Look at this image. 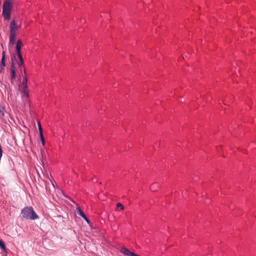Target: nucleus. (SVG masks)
<instances>
[{
	"instance_id": "obj_1",
	"label": "nucleus",
	"mask_w": 256,
	"mask_h": 256,
	"mask_svg": "<svg viewBox=\"0 0 256 256\" xmlns=\"http://www.w3.org/2000/svg\"><path fill=\"white\" fill-rule=\"evenodd\" d=\"M21 214L26 219L35 220L38 218L32 206H26L22 209Z\"/></svg>"
},
{
	"instance_id": "obj_2",
	"label": "nucleus",
	"mask_w": 256,
	"mask_h": 256,
	"mask_svg": "<svg viewBox=\"0 0 256 256\" xmlns=\"http://www.w3.org/2000/svg\"><path fill=\"white\" fill-rule=\"evenodd\" d=\"M10 44L13 45L15 43V38L16 34V30L18 28L14 20H12L10 24Z\"/></svg>"
},
{
	"instance_id": "obj_3",
	"label": "nucleus",
	"mask_w": 256,
	"mask_h": 256,
	"mask_svg": "<svg viewBox=\"0 0 256 256\" xmlns=\"http://www.w3.org/2000/svg\"><path fill=\"white\" fill-rule=\"evenodd\" d=\"M12 8V4L11 1H4L3 4L2 15L6 20L10 18V12Z\"/></svg>"
},
{
	"instance_id": "obj_4",
	"label": "nucleus",
	"mask_w": 256,
	"mask_h": 256,
	"mask_svg": "<svg viewBox=\"0 0 256 256\" xmlns=\"http://www.w3.org/2000/svg\"><path fill=\"white\" fill-rule=\"evenodd\" d=\"M10 73H11V78L12 80H14L16 78V68L14 66V64L12 62L11 66H10Z\"/></svg>"
},
{
	"instance_id": "obj_5",
	"label": "nucleus",
	"mask_w": 256,
	"mask_h": 256,
	"mask_svg": "<svg viewBox=\"0 0 256 256\" xmlns=\"http://www.w3.org/2000/svg\"><path fill=\"white\" fill-rule=\"evenodd\" d=\"M22 42L20 40H18L16 44V52H21V48L22 46Z\"/></svg>"
},
{
	"instance_id": "obj_6",
	"label": "nucleus",
	"mask_w": 256,
	"mask_h": 256,
	"mask_svg": "<svg viewBox=\"0 0 256 256\" xmlns=\"http://www.w3.org/2000/svg\"><path fill=\"white\" fill-rule=\"evenodd\" d=\"M16 53H17V55H18V58L20 60V62H18V64L19 65V66H21L24 65V60L22 58V56L21 54V52H16Z\"/></svg>"
},
{
	"instance_id": "obj_7",
	"label": "nucleus",
	"mask_w": 256,
	"mask_h": 256,
	"mask_svg": "<svg viewBox=\"0 0 256 256\" xmlns=\"http://www.w3.org/2000/svg\"><path fill=\"white\" fill-rule=\"evenodd\" d=\"M76 210H77V214L78 215L81 216L83 218H86V216L85 215L84 213L83 212V211L81 210V208L80 207H78L77 208Z\"/></svg>"
},
{
	"instance_id": "obj_8",
	"label": "nucleus",
	"mask_w": 256,
	"mask_h": 256,
	"mask_svg": "<svg viewBox=\"0 0 256 256\" xmlns=\"http://www.w3.org/2000/svg\"><path fill=\"white\" fill-rule=\"evenodd\" d=\"M159 187V184L158 183L153 184L150 187V189L152 191L156 190L157 188Z\"/></svg>"
},
{
	"instance_id": "obj_9",
	"label": "nucleus",
	"mask_w": 256,
	"mask_h": 256,
	"mask_svg": "<svg viewBox=\"0 0 256 256\" xmlns=\"http://www.w3.org/2000/svg\"><path fill=\"white\" fill-rule=\"evenodd\" d=\"M5 60H6L5 52H2V60H1V62H2L1 65L2 66H4L5 67V66H6Z\"/></svg>"
},
{
	"instance_id": "obj_10",
	"label": "nucleus",
	"mask_w": 256,
	"mask_h": 256,
	"mask_svg": "<svg viewBox=\"0 0 256 256\" xmlns=\"http://www.w3.org/2000/svg\"><path fill=\"white\" fill-rule=\"evenodd\" d=\"M4 108L0 104V116H4Z\"/></svg>"
},
{
	"instance_id": "obj_11",
	"label": "nucleus",
	"mask_w": 256,
	"mask_h": 256,
	"mask_svg": "<svg viewBox=\"0 0 256 256\" xmlns=\"http://www.w3.org/2000/svg\"><path fill=\"white\" fill-rule=\"evenodd\" d=\"M27 82H28V79L25 76L24 78L23 82H22V85L24 86V88H28L27 86Z\"/></svg>"
},
{
	"instance_id": "obj_12",
	"label": "nucleus",
	"mask_w": 256,
	"mask_h": 256,
	"mask_svg": "<svg viewBox=\"0 0 256 256\" xmlns=\"http://www.w3.org/2000/svg\"><path fill=\"white\" fill-rule=\"evenodd\" d=\"M0 248L4 250H6V245L4 243V242L0 240Z\"/></svg>"
},
{
	"instance_id": "obj_13",
	"label": "nucleus",
	"mask_w": 256,
	"mask_h": 256,
	"mask_svg": "<svg viewBox=\"0 0 256 256\" xmlns=\"http://www.w3.org/2000/svg\"><path fill=\"white\" fill-rule=\"evenodd\" d=\"M118 208H120L121 210H122L124 208V206L120 203H118L116 204V210H118Z\"/></svg>"
},
{
	"instance_id": "obj_14",
	"label": "nucleus",
	"mask_w": 256,
	"mask_h": 256,
	"mask_svg": "<svg viewBox=\"0 0 256 256\" xmlns=\"http://www.w3.org/2000/svg\"><path fill=\"white\" fill-rule=\"evenodd\" d=\"M24 93L28 98L29 96L28 88H24Z\"/></svg>"
},
{
	"instance_id": "obj_15",
	"label": "nucleus",
	"mask_w": 256,
	"mask_h": 256,
	"mask_svg": "<svg viewBox=\"0 0 256 256\" xmlns=\"http://www.w3.org/2000/svg\"><path fill=\"white\" fill-rule=\"evenodd\" d=\"M121 252L122 253H124V254H125L126 255H128V250L126 248H122V250H121Z\"/></svg>"
},
{
	"instance_id": "obj_16",
	"label": "nucleus",
	"mask_w": 256,
	"mask_h": 256,
	"mask_svg": "<svg viewBox=\"0 0 256 256\" xmlns=\"http://www.w3.org/2000/svg\"><path fill=\"white\" fill-rule=\"evenodd\" d=\"M38 130L40 131V135L42 134V130L40 122L38 123Z\"/></svg>"
},
{
	"instance_id": "obj_17",
	"label": "nucleus",
	"mask_w": 256,
	"mask_h": 256,
	"mask_svg": "<svg viewBox=\"0 0 256 256\" xmlns=\"http://www.w3.org/2000/svg\"><path fill=\"white\" fill-rule=\"evenodd\" d=\"M40 140H41V142L42 144V145H44V144H45V142H44V135L43 134H42L40 135Z\"/></svg>"
},
{
	"instance_id": "obj_18",
	"label": "nucleus",
	"mask_w": 256,
	"mask_h": 256,
	"mask_svg": "<svg viewBox=\"0 0 256 256\" xmlns=\"http://www.w3.org/2000/svg\"><path fill=\"white\" fill-rule=\"evenodd\" d=\"M4 66H0V72L1 74H2L4 72Z\"/></svg>"
},
{
	"instance_id": "obj_19",
	"label": "nucleus",
	"mask_w": 256,
	"mask_h": 256,
	"mask_svg": "<svg viewBox=\"0 0 256 256\" xmlns=\"http://www.w3.org/2000/svg\"><path fill=\"white\" fill-rule=\"evenodd\" d=\"M85 220L89 224L90 223V220H89L86 218H86H84Z\"/></svg>"
}]
</instances>
